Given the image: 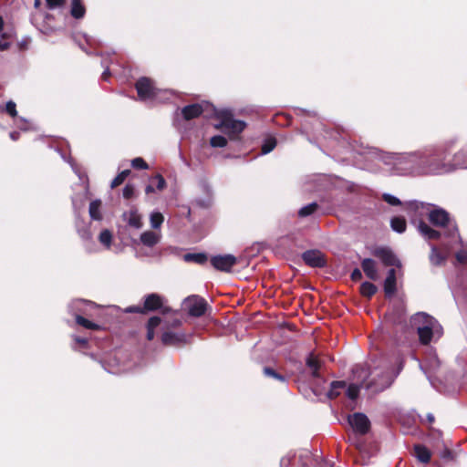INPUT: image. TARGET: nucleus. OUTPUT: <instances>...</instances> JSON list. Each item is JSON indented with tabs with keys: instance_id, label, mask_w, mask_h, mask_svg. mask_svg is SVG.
Listing matches in <instances>:
<instances>
[{
	"instance_id": "obj_41",
	"label": "nucleus",
	"mask_w": 467,
	"mask_h": 467,
	"mask_svg": "<svg viewBox=\"0 0 467 467\" xmlns=\"http://www.w3.org/2000/svg\"><path fill=\"white\" fill-rule=\"evenodd\" d=\"M131 166L134 169H140V170H147L149 168V166L146 163V161L142 158H140V157L133 159L131 161Z\"/></svg>"
},
{
	"instance_id": "obj_21",
	"label": "nucleus",
	"mask_w": 467,
	"mask_h": 467,
	"mask_svg": "<svg viewBox=\"0 0 467 467\" xmlns=\"http://www.w3.org/2000/svg\"><path fill=\"white\" fill-rule=\"evenodd\" d=\"M86 14V8L81 0H71L70 15L76 19H81Z\"/></svg>"
},
{
	"instance_id": "obj_33",
	"label": "nucleus",
	"mask_w": 467,
	"mask_h": 467,
	"mask_svg": "<svg viewBox=\"0 0 467 467\" xmlns=\"http://www.w3.org/2000/svg\"><path fill=\"white\" fill-rule=\"evenodd\" d=\"M431 255H430V260L431 262V264L433 265H441V263L444 262L445 260V256H443L439 251L438 249L436 248V246L434 245H431Z\"/></svg>"
},
{
	"instance_id": "obj_36",
	"label": "nucleus",
	"mask_w": 467,
	"mask_h": 467,
	"mask_svg": "<svg viewBox=\"0 0 467 467\" xmlns=\"http://www.w3.org/2000/svg\"><path fill=\"white\" fill-rule=\"evenodd\" d=\"M210 144L213 148H223L227 144V140L221 135H216L211 138Z\"/></svg>"
},
{
	"instance_id": "obj_12",
	"label": "nucleus",
	"mask_w": 467,
	"mask_h": 467,
	"mask_svg": "<svg viewBox=\"0 0 467 467\" xmlns=\"http://www.w3.org/2000/svg\"><path fill=\"white\" fill-rule=\"evenodd\" d=\"M377 256L385 265H399V260L396 255L388 248H378L374 252Z\"/></svg>"
},
{
	"instance_id": "obj_25",
	"label": "nucleus",
	"mask_w": 467,
	"mask_h": 467,
	"mask_svg": "<svg viewBox=\"0 0 467 467\" xmlns=\"http://www.w3.org/2000/svg\"><path fill=\"white\" fill-rule=\"evenodd\" d=\"M161 322V317H152L150 318L148 325H147V339L152 340L154 338L155 335V328L160 326Z\"/></svg>"
},
{
	"instance_id": "obj_39",
	"label": "nucleus",
	"mask_w": 467,
	"mask_h": 467,
	"mask_svg": "<svg viewBox=\"0 0 467 467\" xmlns=\"http://www.w3.org/2000/svg\"><path fill=\"white\" fill-rule=\"evenodd\" d=\"M11 37V33L4 32L0 38V50H6L10 47L8 39Z\"/></svg>"
},
{
	"instance_id": "obj_23",
	"label": "nucleus",
	"mask_w": 467,
	"mask_h": 467,
	"mask_svg": "<svg viewBox=\"0 0 467 467\" xmlns=\"http://www.w3.org/2000/svg\"><path fill=\"white\" fill-rule=\"evenodd\" d=\"M100 207H101V201L100 200H94L89 204V215L91 219L99 221L102 218L101 213H100Z\"/></svg>"
},
{
	"instance_id": "obj_27",
	"label": "nucleus",
	"mask_w": 467,
	"mask_h": 467,
	"mask_svg": "<svg viewBox=\"0 0 467 467\" xmlns=\"http://www.w3.org/2000/svg\"><path fill=\"white\" fill-rule=\"evenodd\" d=\"M185 262H194L202 265L207 261V256L204 254H186L183 255Z\"/></svg>"
},
{
	"instance_id": "obj_8",
	"label": "nucleus",
	"mask_w": 467,
	"mask_h": 467,
	"mask_svg": "<svg viewBox=\"0 0 467 467\" xmlns=\"http://www.w3.org/2000/svg\"><path fill=\"white\" fill-rule=\"evenodd\" d=\"M184 308L192 317H202L207 309V302L199 296H192L184 300Z\"/></svg>"
},
{
	"instance_id": "obj_29",
	"label": "nucleus",
	"mask_w": 467,
	"mask_h": 467,
	"mask_svg": "<svg viewBox=\"0 0 467 467\" xmlns=\"http://www.w3.org/2000/svg\"><path fill=\"white\" fill-rule=\"evenodd\" d=\"M161 340L165 345H175L181 341V337L173 332H165L162 334Z\"/></svg>"
},
{
	"instance_id": "obj_62",
	"label": "nucleus",
	"mask_w": 467,
	"mask_h": 467,
	"mask_svg": "<svg viewBox=\"0 0 467 467\" xmlns=\"http://www.w3.org/2000/svg\"><path fill=\"white\" fill-rule=\"evenodd\" d=\"M3 110V107L0 105V111Z\"/></svg>"
},
{
	"instance_id": "obj_54",
	"label": "nucleus",
	"mask_w": 467,
	"mask_h": 467,
	"mask_svg": "<svg viewBox=\"0 0 467 467\" xmlns=\"http://www.w3.org/2000/svg\"><path fill=\"white\" fill-rule=\"evenodd\" d=\"M155 190L152 185H148L145 189L146 193L153 192Z\"/></svg>"
},
{
	"instance_id": "obj_18",
	"label": "nucleus",
	"mask_w": 467,
	"mask_h": 467,
	"mask_svg": "<svg viewBox=\"0 0 467 467\" xmlns=\"http://www.w3.org/2000/svg\"><path fill=\"white\" fill-rule=\"evenodd\" d=\"M140 242L143 245L148 247H153L161 240V235L152 231H145L140 234Z\"/></svg>"
},
{
	"instance_id": "obj_34",
	"label": "nucleus",
	"mask_w": 467,
	"mask_h": 467,
	"mask_svg": "<svg viewBox=\"0 0 467 467\" xmlns=\"http://www.w3.org/2000/svg\"><path fill=\"white\" fill-rule=\"evenodd\" d=\"M264 374L266 377L273 378V379H275L280 382H283V383H285L286 381V379L285 376L277 373L275 369L268 368V367L264 368Z\"/></svg>"
},
{
	"instance_id": "obj_44",
	"label": "nucleus",
	"mask_w": 467,
	"mask_h": 467,
	"mask_svg": "<svg viewBox=\"0 0 467 467\" xmlns=\"http://www.w3.org/2000/svg\"><path fill=\"white\" fill-rule=\"evenodd\" d=\"M152 180L157 181L156 188L159 191H161V190H163L165 188L166 182H165L164 178L161 174H157L156 176H154V178Z\"/></svg>"
},
{
	"instance_id": "obj_11",
	"label": "nucleus",
	"mask_w": 467,
	"mask_h": 467,
	"mask_svg": "<svg viewBox=\"0 0 467 467\" xmlns=\"http://www.w3.org/2000/svg\"><path fill=\"white\" fill-rule=\"evenodd\" d=\"M302 259L311 267H323L326 260L323 254L317 250H308L303 253Z\"/></svg>"
},
{
	"instance_id": "obj_26",
	"label": "nucleus",
	"mask_w": 467,
	"mask_h": 467,
	"mask_svg": "<svg viewBox=\"0 0 467 467\" xmlns=\"http://www.w3.org/2000/svg\"><path fill=\"white\" fill-rule=\"evenodd\" d=\"M406 221L402 217H393L390 221V226L397 233H403L406 230Z\"/></svg>"
},
{
	"instance_id": "obj_31",
	"label": "nucleus",
	"mask_w": 467,
	"mask_h": 467,
	"mask_svg": "<svg viewBox=\"0 0 467 467\" xmlns=\"http://www.w3.org/2000/svg\"><path fill=\"white\" fill-rule=\"evenodd\" d=\"M164 221L163 215L160 212H153L150 213V222L153 229H159Z\"/></svg>"
},
{
	"instance_id": "obj_48",
	"label": "nucleus",
	"mask_w": 467,
	"mask_h": 467,
	"mask_svg": "<svg viewBox=\"0 0 467 467\" xmlns=\"http://www.w3.org/2000/svg\"><path fill=\"white\" fill-rule=\"evenodd\" d=\"M441 457L443 459L450 460L452 458V452L450 449L445 448L444 451L441 453Z\"/></svg>"
},
{
	"instance_id": "obj_61",
	"label": "nucleus",
	"mask_w": 467,
	"mask_h": 467,
	"mask_svg": "<svg viewBox=\"0 0 467 467\" xmlns=\"http://www.w3.org/2000/svg\"><path fill=\"white\" fill-rule=\"evenodd\" d=\"M86 41H87L88 44H90V43H91V40H90V38H88V37H87V38H86Z\"/></svg>"
},
{
	"instance_id": "obj_17",
	"label": "nucleus",
	"mask_w": 467,
	"mask_h": 467,
	"mask_svg": "<svg viewBox=\"0 0 467 467\" xmlns=\"http://www.w3.org/2000/svg\"><path fill=\"white\" fill-rule=\"evenodd\" d=\"M299 460L304 467L308 465V461L311 462L312 467H331L330 463H328L327 462L319 460L317 458L312 459L310 452L308 451H304L299 455Z\"/></svg>"
},
{
	"instance_id": "obj_3",
	"label": "nucleus",
	"mask_w": 467,
	"mask_h": 467,
	"mask_svg": "<svg viewBox=\"0 0 467 467\" xmlns=\"http://www.w3.org/2000/svg\"><path fill=\"white\" fill-rule=\"evenodd\" d=\"M415 210L421 208L428 211L429 221L435 226L442 227L444 229V235L451 238V243H460L461 238L458 233L456 224L451 221L449 213L441 208H433L430 210L431 204H424L416 201L411 202L410 204Z\"/></svg>"
},
{
	"instance_id": "obj_35",
	"label": "nucleus",
	"mask_w": 467,
	"mask_h": 467,
	"mask_svg": "<svg viewBox=\"0 0 467 467\" xmlns=\"http://www.w3.org/2000/svg\"><path fill=\"white\" fill-rule=\"evenodd\" d=\"M317 209V202H311V203L302 207L298 211V215L301 217L308 216V215L312 214L313 213H315Z\"/></svg>"
},
{
	"instance_id": "obj_53",
	"label": "nucleus",
	"mask_w": 467,
	"mask_h": 467,
	"mask_svg": "<svg viewBox=\"0 0 467 467\" xmlns=\"http://www.w3.org/2000/svg\"><path fill=\"white\" fill-rule=\"evenodd\" d=\"M19 137V133L16 132V131H13L10 133V138L13 140H16Z\"/></svg>"
},
{
	"instance_id": "obj_4",
	"label": "nucleus",
	"mask_w": 467,
	"mask_h": 467,
	"mask_svg": "<svg viewBox=\"0 0 467 467\" xmlns=\"http://www.w3.org/2000/svg\"><path fill=\"white\" fill-rule=\"evenodd\" d=\"M411 325L417 329L420 341L424 345L429 344L434 338H440L443 333L440 323L424 312H419L412 316Z\"/></svg>"
},
{
	"instance_id": "obj_51",
	"label": "nucleus",
	"mask_w": 467,
	"mask_h": 467,
	"mask_svg": "<svg viewBox=\"0 0 467 467\" xmlns=\"http://www.w3.org/2000/svg\"><path fill=\"white\" fill-rule=\"evenodd\" d=\"M74 339L77 343L80 344L83 347H86L88 345V340L86 338L75 337Z\"/></svg>"
},
{
	"instance_id": "obj_2",
	"label": "nucleus",
	"mask_w": 467,
	"mask_h": 467,
	"mask_svg": "<svg viewBox=\"0 0 467 467\" xmlns=\"http://www.w3.org/2000/svg\"><path fill=\"white\" fill-rule=\"evenodd\" d=\"M352 371L357 383H352L345 389L348 398L351 400L358 398L360 388L378 392L389 387L393 381V378L389 371L378 368L370 369L366 366L357 365Z\"/></svg>"
},
{
	"instance_id": "obj_19",
	"label": "nucleus",
	"mask_w": 467,
	"mask_h": 467,
	"mask_svg": "<svg viewBox=\"0 0 467 467\" xmlns=\"http://www.w3.org/2000/svg\"><path fill=\"white\" fill-rule=\"evenodd\" d=\"M162 306V299L160 296L156 294H150L146 296L144 301V308L146 310H156Z\"/></svg>"
},
{
	"instance_id": "obj_46",
	"label": "nucleus",
	"mask_w": 467,
	"mask_h": 467,
	"mask_svg": "<svg viewBox=\"0 0 467 467\" xmlns=\"http://www.w3.org/2000/svg\"><path fill=\"white\" fill-rule=\"evenodd\" d=\"M456 259L462 264H467V251L462 250L456 254Z\"/></svg>"
},
{
	"instance_id": "obj_14",
	"label": "nucleus",
	"mask_w": 467,
	"mask_h": 467,
	"mask_svg": "<svg viewBox=\"0 0 467 467\" xmlns=\"http://www.w3.org/2000/svg\"><path fill=\"white\" fill-rule=\"evenodd\" d=\"M123 219L130 226L135 229H140L142 226L141 216L135 209L125 212L123 213Z\"/></svg>"
},
{
	"instance_id": "obj_57",
	"label": "nucleus",
	"mask_w": 467,
	"mask_h": 467,
	"mask_svg": "<svg viewBox=\"0 0 467 467\" xmlns=\"http://www.w3.org/2000/svg\"><path fill=\"white\" fill-rule=\"evenodd\" d=\"M4 28V20L2 16H0V33L3 31Z\"/></svg>"
},
{
	"instance_id": "obj_47",
	"label": "nucleus",
	"mask_w": 467,
	"mask_h": 467,
	"mask_svg": "<svg viewBox=\"0 0 467 467\" xmlns=\"http://www.w3.org/2000/svg\"><path fill=\"white\" fill-rule=\"evenodd\" d=\"M361 277H362L361 271L359 269H358V268L354 269L352 274H351L352 280L358 281V280H360Z\"/></svg>"
},
{
	"instance_id": "obj_10",
	"label": "nucleus",
	"mask_w": 467,
	"mask_h": 467,
	"mask_svg": "<svg viewBox=\"0 0 467 467\" xmlns=\"http://www.w3.org/2000/svg\"><path fill=\"white\" fill-rule=\"evenodd\" d=\"M211 264L217 270L229 272L236 264V257L232 254L216 255L212 257Z\"/></svg>"
},
{
	"instance_id": "obj_5",
	"label": "nucleus",
	"mask_w": 467,
	"mask_h": 467,
	"mask_svg": "<svg viewBox=\"0 0 467 467\" xmlns=\"http://www.w3.org/2000/svg\"><path fill=\"white\" fill-rule=\"evenodd\" d=\"M136 89L140 100L150 102H164L169 99V90L158 89L148 78H140L136 82Z\"/></svg>"
},
{
	"instance_id": "obj_30",
	"label": "nucleus",
	"mask_w": 467,
	"mask_h": 467,
	"mask_svg": "<svg viewBox=\"0 0 467 467\" xmlns=\"http://www.w3.org/2000/svg\"><path fill=\"white\" fill-rule=\"evenodd\" d=\"M377 292L375 285L369 282H364L360 285V293L367 297H371Z\"/></svg>"
},
{
	"instance_id": "obj_16",
	"label": "nucleus",
	"mask_w": 467,
	"mask_h": 467,
	"mask_svg": "<svg viewBox=\"0 0 467 467\" xmlns=\"http://www.w3.org/2000/svg\"><path fill=\"white\" fill-rule=\"evenodd\" d=\"M384 292L387 296H391L396 292V271L394 268L388 271V275L384 281Z\"/></svg>"
},
{
	"instance_id": "obj_52",
	"label": "nucleus",
	"mask_w": 467,
	"mask_h": 467,
	"mask_svg": "<svg viewBox=\"0 0 467 467\" xmlns=\"http://www.w3.org/2000/svg\"><path fill=\"white\" fill-rule=\"evenodd\" d=\"M127 312L134 313V312H141V310L139 306H130L127 309Z\"/></svg>"
},
{
	"instance_id": "obj_22",
	"label": "nucleus",
	"mask_w": 467,
	"mask_h": 467,
	"mask_svg": "<svg viewBox=\"0 0 467 467\" xmlns=\"http://www.w3.org/2000/svg\"><path fill=\"white\" fill-rule=\"evenodd\" d=\"M415 456L416 458L423 463H428L431 460V451L423 445H415L414 447Z\"/></svg>"
},
{
	"instance_id": "obj_55",
	"label": "nucleus",
	"mask_w": 467,
	"mask_h": 467,
	"mask_svg": "<svg viewBox=\"0 0 467 467\" xmlns=\"http://www.w3.org/2000/svg\"><path fill=\"white\" fill-rule=\"evenodd\" d=\"M427 419H428V420H429L430 422H433V421H434V416H433L432 414H431V413H429V414L427 415Z\"/></svg>"
},
{
	"instance_id": "obj_56",
	"label": "nucleus",
	"mask_w": 467,
	"mask_h": 467,
	"mask_svg": "<svg viewBox=\"0 0 467 467\" xmlns=\"http://www.w3.org/2000/svg\"><path fill=\"white\" fill-rule=\"evenodd\" d=\"M109 75V69H106L103 74H102V78L104 79H107L108 76Z\"/></svg>"
},
{
	"instance_id": "obj_9",
	"label": "nucleus",
	"mask_w": 467,
	"mask_h": 467,
	"mask_svg": "<svg viewBox=\"0 0 467 467\" xmlns=\"http://www.w3.org/2000/svg\"><path fill=\"white\" fill-rule=\"evenodd\" d=\"M348 420L353 431L360 435H364L369 431L370 422L363 413L357 412L349 415Z\"/></svg>"
},
{
	"instance_id": "obj_32",
	"label": "nucleus",
	"mask_w": 467,
	"mask_h": 467,
	"mask_svg": "<svg viewBox=\"0 0 467 467\" xmlns=\"http://www.w3.org/2000/svg\"><path fill=\"white\" fill-rule=\"evenodd\" d=\"M99 241L101 244H103L107 249H109L111 245L112 241V234L109 230L105 229L101 231L99 236Z\"/></svg>"
},
{
	"instance_id": "obj_38",
	"label": "nucleus",
	"mask_w": 467,
	"mask_h": 467,
	"mask_svg": "<svg viewBox=\"0 0 467 467\" xmlns=\"http://www.w3.org/2000/svg\"><path fill=\"white\" fill-rule=\"evenodd\" d=\"M276 146V141L275 139L270 138L265 140L264 144L262 145V153L267 154L270 151H272Z\"/></svg>"
},
{
	"instance_id": "obj_24",
	"label": "nucleus",
	"mask_w": 467,
	"mask_h": 467,
	"mask_svg": "<svg viewBox=\"0 0 467 467\" xmlns=\"http://www.w3.org/2000/svg\"><path fill=\"white\" fill-rule=\"evenodd\" d=\"M347 385L345 381H333L330 384V389L328 391V397L330 399L337 398L342 391L345 390Z\"/></svg>"
},
{
	"instance_id": "obj_15",
	"label": "nucleus",
	"mask_w": 467,
	"mask_h": 467,
	"mask_svg": "<svg viewBox=\"0 0 467 467\" xmlns=\"http://www.w3.org/2000/svg\"><path fill=\"white\" fill-rule=\"evenodd\" d=\"M361 267L368 278L377 280L379 278L376 262L372 259L366 258L361 262Z\"/></svg>"
},
{
	"instance_id": "obj_49",
	"label": "nucleus",
	"mask_w": 467,
	"mask_h": 467,
	"mask_svg": "<svg viewBox=\"0 0 467 467\" xmlns=\"http://www.w3.org/2000/svg\"><path fill=\"white\" fill-rule=\"evenodd\" d=\"M290 462H291V457L290 456H285V457H283L280 461V466L281 467H288V465L290 464Z\"/></svg>"
},
{
	"instance_id": "obj_28",
	"label": "nucleus",
	"mask_w": 467,
	"mask_h": 467,
	"mask_svg": "<svg viewBox=\"0 0 467 467\" xmlns=\"http://www.w3.org/2000/svg\"><path fill=\"white\" fill-rule=\"evenodd\" d=\"M306 365L312 370V375L314 377L318 376V369L320 367L319 360L313 354H310L306 358Z\"/></svg>"
},
{
	"instance_id": "obj_6",
	"label": "nucleus",
	"mask_w": 467,
	"mask_h": 467,
	"mask_svg": "<svg viewBox=\"0 0 467 467\" xmlns=\"http://www.w3.org/2000/svg\"><path fill=\"white\" fill-rule=\"evenodd\" d=\"M245 126V122L234 119L230 113L223 112L221 115V122L217 128L222 129L227 133L231 140H236Z\"/></svg>"
},
{
	"instance_id": "obj_42",
	"label": "nucleus",
	"mask_w": 467,
	"mask_h": 467,
	"mask_svg": "<svg viewBox=\"0 0 467 467\" xmlns=\"http://www.w3.org/2000/svg\"><path fill=\"white\" fill-rule=\"evenodd\" d=\"M46 2L49 9H56L62 7L65 5L66 0H46Z\"/></svg>"
},
{
	"instance_id": "obj_60",
	"label": "nucleus",
	"mask_w": 467,
	"mask_h": 467,
	"mask_svg": "<svg viewBox=\"0 0 467 467\" xmlns=\"http://www.w3.org/2000/svg\"><path fill=\"white\" fill-rule=\"evenodd\" d=\"M39 5V0L35 1V5L37 6Z\"/></svg>"
},
{
	"instance_id": "obj_37",
	"label": "nucleus",
	"mask_w": 467,
	"mask_h": 467,
	"mask_svg": "<svg viewBox=\"0 0 467 467\" xmlns=\"http://www.w3.org/2000/svg\"><path fill=\"white\" fill-rule=\"evenodd\" d=\"M130 172V170L122 171L119 174H118L113 179V181L111 182L110 187L115 188V187L120 185L126 180V178L129 176Z\"/></svg>"
},
{
	"instance_id": "obj_45",
	"label": "nucleus",
	"mask_w": 467,
	"mask_h": 467,
	"mask_svg": "<svg viewBox=\"0 0 467 467\" xmlns=\"http://www.w3.org/2000/svg\"><path fill=\"white\" fill-rule=\"evenodd\" d=\"M134 193V187L130 184H127L123 189V197L125 199H130Z\"/></svg>"
},
{
	"instance_id": "obj_58",
	"label": "nucleus",
	"mask_w": 467,
	"mask_h": 467,
	"mask_svg": "<svg viewBox=\"0 0 467 467\" xmlns=\"http://www.w3.org/2000/svg\"><path fill=\"white\" fill-rule=\"evenodd\" d=\"M70 164H71V167H72V169L74 170V171H75L78 176H80V175H79V173H78V170H77V168H76V166H75L73 163H70Z\"/></svg>"
},
{
	"instance_id": "obj_1",
	"label": "nucleus",
	"mask_w": 467,
	"mask_h": 467,
	"mask_svg": "<svg viewBox=\"0 0 467 467\" xmlns=\"http://www.w3.org/2000/svg\"><path fill=\"white\" fill-rule=\"evenodd\" d=\"M407 164L406 170L415 174H441L453 168L467 169V145L457 152L452 163H446V152L438 149L424 153H410L402 157Z\"/></svg>"
},
{
	"instance_id": "obj_7",
	"label": "nucleus",
	"mask_w": 467,
	"mask_h": 467,
	"mask_svg": "<svg viewBox=\"0 0 467 467\" xmlns=\"http://www.w3.org/2000/svg\"><path fill=\"white\" fill-rule=\"evenodd\" d=\"M92 305H93L92 302L82 300V299H77V300L72 301L68 307H69V311L73 315H75L76 322L78 325H80L88 329L97 330V329H99V327H100L98 324L86 319L85 317H83L82 316H80L78 314V313L85 312L86 307L92 306Z\"/></svg>"
},
{
	"instance_id": "obj_50",
	"label": "nucleus",
	"mask_w": 467,
	"mask_h": 467,
	"mask_svg": "<svg viewBox=\"0 0 467 467\" xmlns=\"http://www.w3.org/2000/svg\"><path fill=\"white\" fill-rule=\"evenodd\" d=\"M78 233H79L81 238H83V239L88 240L91 238V234L89 233L88 230L79 231Z\"/></svg>"
},
{
	"instance_id": "obj_20",
	"label": "nucleus",
	"mask_w": 467,
	"mask_h": 467,
	"mask_svg": "<svg viewBox=\"0 0 467 467\" xmlns=\"http://www.w3.org/2000/svg\"><path fill=\"white\" fill-rule=\"evenodd\" d=\"M418 230L428 240L438 239L441 236L440 232L431 228L426 223L420 221L418 224Z\"/></svg>"
},
{
	"instance_id": "obj_59",
	"label": "nucleus",
	"mask_w": 467,
	"mask_h": 467,
	"mask_svg": "<svg viewBox=\"0 0 467 467\" xmlns=\"http://www.w3.org/2000/svg\"><path fill=\"white\" fill-rule=\"evenodd\" d=\"M20 129L23 130H27L28 127L24 125V126H20Z\"/></svg>"
},
{
	"instance_id": "obj_40",
	"label": "nucleus",
	"mask_w": 467,
	"mask_h": 467,
	"mask_svg": "<svg viewBox=\"0 0 467 467\" xmlns=\"http://www.w3.org/2000/svg\"><path fill=\"white\" fill-rule=\"evenodd\" d=\"M382 198L383 200L389 203V205H392V206H398V205H400L401 204V202L400 201L399 198H397L396 196L394 195H391L389 193H384L382 195Z\"/></svg>"
},
{
	"instance_id": "obj_43",
	"label": "nucleus",
	"mask_w": 467,
	"mask_h": 467,
	"mask_svg": "<svg viewBox=\"0 0 467 467\" xmlns=\"http://www.w3.org/2000/svg\"><path fill=\"white\" fill-rule=\"evenodd\" d=\"M16 103L13 101H8L5 105V111L11 115L12 117L16 116Z\"/></svg>"
},
{
	"instance_id": "obj_13",
	"label": "nucleus",
	"mask_w": 467,
	"mask_h": 467,
	"mask_svg": "<svg viewBox=\"0 0 467 467\" xmlns=\"http://www.w3.org/2000/svg\"><path fill=\"white\" fill-rule=\"evenodd\" d=\"M203 112L202 104H192L182 109V115L186 120L199 117Z\"/></svg>"
}]
</instances>
